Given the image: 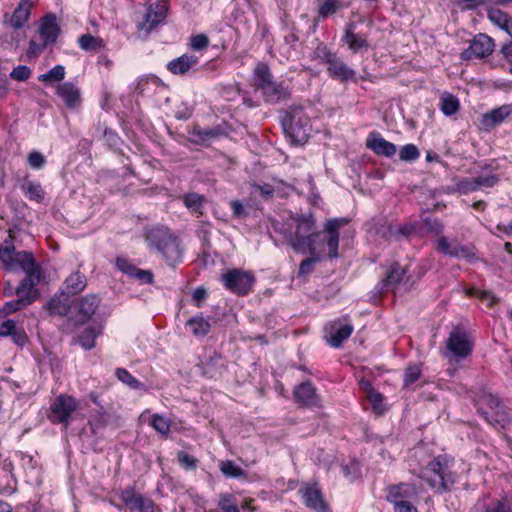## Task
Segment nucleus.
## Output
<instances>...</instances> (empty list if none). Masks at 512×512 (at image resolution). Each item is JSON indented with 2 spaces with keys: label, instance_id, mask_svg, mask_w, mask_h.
I'll use <instances>...</instances> for the list:
<instances>
[{
  "label": "nucleus",
  "instance_id": "1",
  "mask_svg": "<svg viewBox=\"0 0 512 512\" xmlns=\"http://www.w3.org/2000/svg\"><path fill=\"white\" fill-rule=\"evenodd\" d=\"M347 218H334L327 220L324 232H315V222L311 215H301L293 219L294 233L289 238V243L296 252L314 253L316 247L326 244L328 257L338 256L339 229L347 225Z\"/></svg>",
  "mask_w": 512,
  "mask_h": 512
},
{
  "label": "nucleus",
  "instance_id": "2",
  "mask_svg": "<svg viewBox=\"0 0 512 512\" xmlns=\"http://www.w3.org/2000/svg\"><path fill=\"white\" fill-rule=\"evenodd\" d=\"M417 476L438 494L450 492L458 480L454 458L444 454L420 464Z\"/></svg>",
  "mask_w": 512,
  "mask_h": 512
},
{
  "label": "nucleus",
  "instance_id": "3",
  "mask_svg": "<svg viewBox=\"0 0 512 512\" xmlns=\"http://www.w3.org/2000/svg\"><path fill=\"white\" fill-rule=\"evenodd\" d=\"M9 240L6 239L4 245L0 246V262L10 271L17 269L26 273L25 278H31L34 283H39L41 279V269L36 265L32 253L26 251H15L11 241L12 235L9 234Z\"/></svg>",
  "mask_w": 512,
  "mask_h": 512
},
{
  "label": "nucleus",
  "instance_id": "4",
  "mask_svg": "<svg viewBox=\"0 0 512 512\" xmlns=\"http://www.w3.org/2000/svg\"><path fill=\"white\" fill-rule=\"evenodd\" d=\"M253 86L261 92L266 103H278L287 100L290 92L284 82H277L267 64L258 63L253 71Z\"/></svg>",
  "mask_w": 512,
  "mask_h": 512
},
{
  "label": "nucleus",
  "instance_id": "5",
  "mask_svg": "<svg viewBox=\"0 0 512 512\" xmlns=\"http://www.w3.org/2000/svg\"><path fill=\"white\" fill-rule=\"evenodd\" d=\"M148 244L155 248L169 265L179 262L182 257V249L178 238L163 226L153 227L147 232Z\"/></svg>",
  "mask_w": 512,
  "mask_h": 512
},
{
  "label": "nucleus",
  "instance_id": "6",
  "mask_svg": "<svg viewBox=\"0 0 512 512\" xmlns=\"http://www.w3.org/2000/svg\"><path fill=\"white\" fill-rule=\"evenodd\" d=\"M281 123L286 136L292 143L302 144L309 138L312 127L310 117L303 106H290Z\"/></svg>",
  "mask_w": 512,
  "mask_h": 512
},
{
  "label": "nucleus",
  "instance_id": "7",
  "mask_svg": "<svg viewBox=\"0 0 512 512\" xmlns=\"http://www.w3.org/2000/svg\"><path fill=\"white\" fill-rule=\"evenodd\" d=\"M477 405L479 412L491 425L505 428L510 423V410L492 393L483 391L477 399Z\"/></svg>",
  "mask_w": 512,
  "mask_h": 512
},
{
  "label": "nucleus",
  "instance_id": "8",
  "mask_svg": "<svg viewBox=\"0 0 512 512\" xmlns=\"http://www.w3.org/2000/svg\"><path fill=\"white\" fill-rule=\"evenodd\" d=\"M407 268L402 267L398 262H393L386 270L385 276L378 284V290L396 292H407L412 289L415 281L407 275Z\"/></svg>",
  "mask_w": 512,
  "mask_h": 512
},
{
  "label": "nucleus",
  "instance_id": "9",
  "mask_svg": "<svg viewBox=\"0 0 512 512\" xmlns=\"http://www.w3.org/2000/svg\"><path fill=\"white\" fill-rule=\"evenodd\" d=\"M78 407L79 402L76 398L68 394H60L50 404L47 417L53 424H61L64 429H67Z\"/></svg>",
  "mask_w": 512,
  "mask_h": 512
},
{
  "label": "nucleus",
  "instance_id": "10",
  "mask_svg": "<svg viewBox=\"0 0 512 512\" xmlns=\"http://www.w3.org/2000/svg\"><path fill=\"white\" fill-rule=\"evenodd\" d=\"M445 357H454L457 361L468 357L473 350V340L462 328L455 327L445 342Z\"/></svg>",
  "mask_w": 512,
  "mask_h": 512
},
{
  "label": "nucleus",
  "instance_id": "11",
  "mask_svg": "<svg viewBox=\"0 0 512 512\" xmlns=\"http://www.w3.org/2000/svg\"><path fill=\"white\" fill-rule=\"evenodd\" d=\"M31 278H24L21 284L16 288L17 298L5 303L0 311V314L8 315L19 310H22L32 304L38 297V292Z\"/></svg>",
  "mask_w": 512,
  "mask_h": 512
},
{
  "label": "nucleus",
  "instance_id": "12",
  "mask_svg": "<svg viewBox=\"0 0 512 512\" xmlns=\"http://www.w3.org/2000/svg\"><path fill=\"white\" fill-rule=\"evenodd\" d=\"M224 287L239 296L247 295L255 283L254 275L242 269H231L221 275Z\"/></svg>",
  "mask_w": 512,
  "mask_h": 512
},
{
  "label": "nucleus",
  "instance_id": "13",
  "mask_svg": "<svg viewBox=\"0 0 512 512\" xmlns=\"http://www.w3.org/2000/svg\"><path fill=\"white\" fill-rule=\"evenodd\" d=\"M494 50V41L486 34H477L471 40L470 45L461 53V59H482L489 56Z\"/></svg>",
  "mask_w": 512,
  "mask_h": 512
},
{
  "label": "nucleus",
  "instance_id": "14",
  "mask_svg": "<svg viewBox=\"0 0 512 512\" xmlns=\"http://www.w3.org/2000/svg\"><path fill=\"white\" fill-rule=\"evenodd\" d=\"M323 59L328 65L329 74L340 81L354 80L355 71L348 67L346 63L341 61L335 54L328 51L325 47L323 48Z\"/></svg>",
  "mask_w": 512,
  "mask_h": 512
},
{
  "label": "nucleus",
  "instance_id": "15",
  "mask_svg": "<svg viewBox=\"0 0 512 512\" xmlns=\"http://www.w3.org/2000/svg\"><path fill=\"white\" fill-rule=\"evenodd\" d=\"M328 343L335 348H338L342 343L350 337L353 332V325L348 317H342L330 323L327 328Z\"/></svg>",
  "mask_w": 512,
  "mask_h": 512
},
{
  "label": "nucleus",
  "instance_id": "16",
  "mask_svg": "<svg viewBox=\"0 0 512 512\" xmlns=\"http://www.w3.org/2000/svg\"><path fill=\"white\" fill-rule=\"evenodd\" d=\"M342 41L347 44L348 49L354 54L362 50L367 51L370 47L368 33L357 32L356 25L352 22L345 25Z\"/></svg>",
  "mask_w": 512,
  "mask_h": 512
},
{
  "label": "nucleus",
  "instance_id": "17",
  "mask_svg": "<svg viewBox=\"0 0 512 512\" xmlns=\"http://www.w3.org/2000/svg\"><path fill=\"white\" fill-rule=\"evenodd\" d=\"M436 250L444 255L470 259L474 257L473 251L464 245H461L456 239L449 241L447 237L440 236L436 241Z\"/></svg>",
  "mask_w": 512,
  "mask_h": 512
},
{
  "label": "nucleus",
  "instance_id": "18",
  "mask_svg": "<svg viewBox=\"0 0 512 512\" xmlns=\"http://www.w3.org/2000/svg\"><path fill=\"white\" fill-rule=\"evenodd\" d=\"M31 0H21L12 14H5L4 23L13 29H20L28 22L32 9Z\"/></svg>",
  "mask_w": 512,
  "mask_h": 512
},
{
  "label": "nucleus",
  "instance_id": "19",
  "mask_svg": "<svg viewBox=\"0 0 512 512\" xmlns=\"http://www.w3.org/2000/svg\"><path fill=\"white\" fill-rule=\"evenodd\" d=\"M167 15V6L165 2H157L150 5L145 14L144 22L138 24L139 30L150 32L156 25L164 21Z\"/></svg>",
  "mask_w": 512,
  "mask_h": 512
},
{
  "label": "nucleus",
  "instance_id": "20",
  "mask_svg": "<svg viewBox=\"0 0 512 512\" xmlns=\"http://www.w3.org/2000/svg\"><path fill=\"white\" fill-rule=\"evenodd\" d=\"M366 146L375 154L384 157H392L395 155L396 145L384 139L378 132H371L366 140Z\"/></svg>",
  "mask_w": 512,
  "mask_h": 512
},
{
  "label": "nucleus",
  "instance_id": "21",
  "mask_svg": "<svg viewBox=\"0 0 512 512\" xmlns=\"http://www.w3.org/2000/svg\"><path fill=\"white\" fill-rule=\"evenodd\" d=\"M38 32L39 37L44 39L49 45L55 43L61 32L56 15L47 14L43 16L40 20Z\"/></svg>",
  "mask_w": 512,
  "mask_h": 512
},
{
  "label": "nucleus",
  "instance_id": "22",
  "mask_svg": "<svg viewBox=\"0 0 512 512\" xmlns=\"http://www.w3.org/2000/svg\"><path fill=\"white\" fill-rule=\"evenodd\" d=\"M56 94L64 101L69 109L78 108L82 98L80 89L72 82H64L56 87Z\"/></svg>",
  "mask_w": 512,
  "mask_h": 512
},
{
  "label": "nucleus",
  "instance_id": "23",
  "mask_svg": "<svg viewBox=\"0 0 512 512\" xmlns=\"http://www.w3.org/2000/svg\"><path fill=\"white\" fill-rule=\"evenodd\" d=\"M305 504L316 512H326L327 503L321 491L316 486H306L300 489Z\"/></svg>",
  "mask_w": 512,
  "mask_h": 512
},
{
  "label": "nucleus",
  "instance_id": "24",
  "mask_svg": "<svg viewBox=\"0 0 512 512\" xmlns=\"http://www.w3.org/2000/svg\"><path fill=\"white\" fill-rule=\"evenodd\" d=\"M100 297L96 294H89L79 298L74 307L82 317L83 322L89 320L97 311L100 305Z\"/></svg>",
  "mask_w": 512,
  "mask_h": 512
},
{
  "label": "nucleus",
  "instance_id": "25",
  "mask_svg": "<svg viewBox=\"0 0 512 512\" xmlns=\"http://www.w3.org/2000/svg\"><path fill=\"white\" fill-rule=\"evenodd\" d=\"M294 397L303 406H316L319 404V396L310 381H305L294 389Z\"/></svg>",
  "mask_w": 512,
  "mask_h": 512
},
{
  "label": "nucleus",
  "instance_id": "26",
  "mask_svg": "<svg viewBox=\"0 0 512 512\" xmlns=\"http://www.w3.org/2000/svg\"><path fill=\"white\" fill-rule=\"evenodd\" d=\"M512 113V105H502L486 113L482 119V125L486 130H490L495 126L504 122V120Z\"/></svg>",
  "mask_w": 512,
  "mask_h": 512
},
{
  "label": "nucleus",
  "instance_id": "27",
  "mask_svg": "<svg viewBox=\"0 0 512 512\" xmlns=\"http://www.w3.org/2000/svg\"><path fill=\"white\" fill-rule=\"evenodd\" d=\"M64 290L67 295L73 296L81 293L87 286V278L80 271L72 272L64 281Z\"/></svg>",
  "mask_w": 512,
  "mask_h": 512
},
{
  "label": "nucleus",
  "instance_id": "28",
  "mask_svg": "<svg viewBox=\"0 0 512 512\" xmlns=\"http://www.w3.org/2000/svg\"><path fill=\"white\" fill-rule=\"evenodd\" d=\"M416 496V488L408 483H400L389 488L387 500L389 502H399L409 500Z\"/></svg>",
  "mask_w": 512,
  "mask_h": 512
},
{
  "label": "nucleus",
  "instance_id": "29",
  "mask_svg": "<svg viewBox=\"0 0 512 512\" xmlns=\"http://www.w3.org/2000/svg\"><path fill=\"white\" fill-rule=\"evenodd\" d=\"M125 505L131 511L137 512H154V503L151 499L142 496L141 494H131L123 497Z\"/></svg>",
  "mask_w": 512,
  "mask_h": 512
},
{
  "label": "nucleus",
  "instance_id": "30",
  "mask_svg": "<svg viewBox=\"0 0 512 512\" xmlns=\"http://www.w3.org/2000/svg\"><path fill=\"white\" fill-rule=\"evenodd\" d=\"M198 62V57L188 54L170 61L167 69L173 74H185Z\"/></svg>",
  "mask_w": 512,
  "mask_h": 512
},
{
  "label": "nucleus",
  "instance_id": "31",
  "mask_svg": "<svg viewBox=\"0 0 512 512\" xmlns=\"http://www.w3.org/2000/svg\"><path fill=\"white\" fill-rule=\"evenodd\" d=\"M69 297V295L62 291L59 295H55L50 299L46 304V309L51 315H66L70 307Z\"/></svg>",
  "mask_w": 512,
  "mask_h": 512
},
{
  "label": "nucleus",
  "instance_id": "32",
  "mask_svg": "<svg viewBox=\"0 0 512 512\" xmlns=\"http://www.w3.org/2000/svg\"><path fill=\"white\" fill-rule=\"evenodd\" d=\"M183 204L185 207L197 218L203 215V207L206 203V198L195 192L187 193L182 197Z\"/></svg>",
  "mask_w": 512,
  "mask_h": 512
},
{
  "label": "nucleus",
  "instance_id": "33",
  "mask_svg": "<svg viewBox=\"0 0 512 512\" xmlns=\"http://www.w3.org/2000/svg\"><path fill=\"white\" fill-rule=\"evenodd\" d=\"M488 18L492 23L507 32L512 38V19L507 13L497 8H491L488 11Z\"/></svg>",
  "mask_w": 512,
  "mask_h": 512
},
{
  "label": "nucleus",
  "instance_id": "34",
  "mask_svg": "<svg viewBox=\"0 0 512 512\" xmlns=\"http://www.w3.org/2000/svg\"><path fill=\"white\" fill-rule=\"evenodd\" d=\"M78 44L82 50L87 52H99L106 47V43L102 38L89 33L80 36L78 38Z\"/></svg>",
  "mask_w": 512,
  "mask_h": 512
},
{
  "label": "nucleus",
  "instance_id": "35",
  "mask_svg": "<svg viewBox=\"0 0 512 512\" xmlns=\"http://www.w3.org/2000/svg\"><path fill=\"white\" fill-rule=\"evenodd\" d=\"M21 189L25 196L31 201L40 203L44 199L45 192L42 188V185L37 181L24 179V182L21 185Z\"/></svg>",
  "mask_w": 512,
  "mask_h": 512
},
{
  "label": "nucleus",
  "instance_id": "36",
  "mask_svg": "<svg viewBox=\"0 0 512 512\" xmlns=\"http://www.w3.org/2000/svg\"><path fill=\"white\" fill-rule=\"evenodd\" d=\"M311 256L300 263L298 276H306L314 269V264L321 261L325 257V250L322 247H316L314 253H309Z\"/></svg>",
  "mask_w": 512,
  "mask_h": 512
},
{
  "label": "nucleus",
  "instance_id": "37",
  "mask_svg": "<svg viewBox=\"0 0 512 512\" xmlns=\"http://www.w3.org/2000/svg\"><path fill=\"white\" fill-rule=\"evenodd\" d=\"M101 328L96 326H88L78 336L77 341L86 350H90L95 346V339L100 335Z\"/></svg>",
  "mask_w": 512,
  "mask_h": 512
},
{
  "label": "nucleus",
  "instance_id": "38",
  "mask_svg": "<svg viewBox=\"0 0 512 512\" xmlns=\"http://www.w3.org/2000/svg\"><path fill=\"white\" fill-rule=\"evenodd\" d=\"M186 326L196 337L205 336L210 330V323L201 316H196L186 322Z\"/></svg>",
  "mask_w": 512,
  "mask_h": 512
},
{
  "label": "nucleus",
  "instance_id": "39",
  "mask_svg": "<svg viewBox=\"0 0 512 512\" xmlns=\"http://www.w3.org/2000/svg\"><path fill=\"white\" fill-rule=\"evenodd\" d=\"M114 417L107 413L101 412L92 417L89 421V425L93 434H98L103 428L106 426L112 425L114 423Z\"/></svg>",
  "mask_w": 512,
  "mask_h": 512
},
{
  "label": "nucleus",
  "instance_id": "40",
  "mask_svg": "<svg viewBox=\"0 0 512 512\" xmlns=\"http://www.w3.org/2000/svg\"><path fill=\"white\" fill-rule=\"evenodd\" d=\"M115 375L119 381H121L123 384L127 385L131 389L141 390L145 388L143 383L137 380L124 368H117L115 371Z\"/></svg>",
  "mask_w": 512,
  "mask_h": 512
},
{
  "label": "nucleus",
  "instance_id": "41",
  "mask_svg": "<svg viewBox=\"0 0 512 512\" xmlns=\"http://www.w3.org/2000/svg\"><path fill=\"white\" fill-rule=\"evenodd\" d=\"M342 0H323L318 9L319 18H327L343 8Z\"/></svg>",
  "mask_w": 512,
  "mask_h": 512
},
{
  "label": "nucleus",
  "instance_id": "42",
  "mask_svg": "<svg viewBox=\"0 0 512 512\" xmlns=\"http://www.w3.org/2000/svg\"><path fill=\"white\" fill-rule=\"evenodd\" d=\"M65 67L63 65H56L47 73L38 76V80L43 83L60 82L65 78Z\"/></svg>",
  "mask_w": 512,
  "mask_h": 512
},
{
  "label": "nucleus",
  "instance_id": "43",
  "mask_svg": "<svg viewBox=\"0 0 512 512\" xmlns=\"http://www.w3.org/2000/svg\"><path fill=\"white\" fill-rule=\"evenodd\" d=\"M460 108L459 100L452 94H445L441 98V111L446 116H451L458 112Z\"/></svg>",
  "mask_w": 512,
  "mask_h": 512
},
{
  "label": "nucleus",
  "instance_id": "44",
  "mask_svg": "<svg viewBox=\"0 0 512 512\" xmlns=\"http://www.w3.org/2000/svg\"><path fill=\"white\" fill-rule=\"evenodd\" d=\"M220 471L226 478H240L245 476L244 470L233 461L225 460L219 464Z\"/></svg>",
  "mask_w": 512,
  "mask_h": 512
},
{
  "label": "nucleus",
  "instance_id": "45",
  "mask_svg": "<svg viewBox=\"0 0 512 512\" xmlns=\"http://www.w3.org/2000/svg\"><path fill=\"white\" fill-rule=\"evenodd\" d=\"M150 425L163 436H167L170 432L171 420L160 414H153Z\"/></svg>",
  "mask_w": 512,
  "mask_h": 512
},
{
  "label": "nucleus",
  "instance_id": "46",
  "mask_svg": "<svg viewBox=\"0 0 512 512\" xmlns=\"http://www.w3.org/2000/svg\"><path fill=\"white\" fill-rule=\"evenodd\" d=\"M218 507L222 512H239L235 497L228 493L220 495Z\"/></svg>",
  "mask_w": 512,
  "mask_h": 512
},
{
  "label": "nucleus",
  "instance_id": "47",
  "mask_svg": "<svg viewBox=\"0 0 512 512\" xmlns=\"http://www.w3.org/2000/svg\"><path fill=\"white\" fill-rule=\"evenodd\" d=\"M420 156V152L416 145L414 144H406L404 145L400 152H399V158L401 161L405 162H413L417 160Z\"/></svg>",
  "mask_w": 512,
  "mask_h": 512
},
{
  "label": "nucleus",
  "instance_id": "48",
  "mask_svg": "<svg viewBox=\"0 0 512 512\" xmlns=\"http://www.w3.org/2000/svg\"><path fill=\"white\" fill-rule=\"evenodd\" d=\"M478 190L490 188L495 186L499 182V177L496 174H482L475 177Z\"/></svg>",
  "mask_w": 512,
  "mask_h": 512
},
{
  "label": "nucleus",
  "instance_id": "49",
  "mask_svg": "<svg viewBox=\"0 0 512 512\" xmlns=\"http://www.w3.org/2000/svg\"><path fill=\"white\" fill-rule=\"evenodd\" d=\"M366 398L372 405V409L377 415H381L384 413V411L386 410V407L384 405V398H383L382 394L375 391V392H371V394L369 396H367Z\"/></svg>",
  "mask_w": 512,
  "mask_h": 512
},
{
  "label": "nucleus",
  "instance_id": "50",
  "mask_svg": "<svg viewBox=\"0 0 512 512\" xmlns=\"http://www.w3.org/2000/svg\"><path fill=\"white\" fill-rule=\"evenodd\" d=\"M49 44L45 42L44 39L39 37V40L37 39H31L29 42V47L27 50V55L31 57H38L48 46Z\"/></svg>",
  "mask_w": 512,
  "mask_h": 512
},
{
  "label": "nucleus",
  "instance_id": "51",
  "mask_svg": "<svg viewBox=\"0 0 512 512\" xmlns=\"http://www.w3.org/2000/svg\"><path fill=\"white\" fill-rule=\"evenodd\" d=\"M251 193L255 196H261L263 199L268 200L274 195V188L270 184H253Z\"/></svg>",
  "mask_w": 512,
  "mask_h": 512
},
{
  "label": "nucleus",
  "instance_id": "52",
  "mask_svg": "<svg viewBox=\"0 0 512 512\" xmlns=\"http://www.w3.org/2000/svg\"><path fill=\"white\" fill-rule=\"evenodd\" d=\"M193 134L195 136H198L202 141H209L211 139L217 138L221 134V131L216 128L202 129V128L196 127L193 130Z\"/></svg>",
  "mask_w": 512,
  "mask_h": 512
},
{
  "label": "nucleus",
  "instance_id": "53",
  "mask_svg": "<svg viewBox=\"0 0 512 512\" xmlns=\"http://www.w3.org/2000/svg\"><path fill=\"white\" fill-rule=\"evenodd\" d=\"M421 376V368L419 365H411L407 367L404 375V385L409 386L415 383Z\"/></svg>",
  "mask_w": 512,
  "mask_h": 512
},
{
  "label": "nucleus",
  "instance_id": "54",
  "mask_svg": "<svg viewBox=\"0 0 512 512\" xmlns=\"http://www.w3.org/2000/svg\"><path fill=\"white\" fill-rule=\"evenodd\" d=\"M31 73V69L28 66L19 65L11 71L10 77L16 81H26L30 78Z\"/></svg>",
  "mask_w": 512,
  "mask_h": 512
},
{
  "label": "nucleus",
  "instance_id": "55",
  "mask_svg": "<svg viewBox=\"0 0 512 512\" xmlns=\"http://www.w3.org/2000/svg\"><path fill=\"white\" fill-rule=\"evenodd\" d=\"M457 189L461 194H469L471 192L477 191L478 186L475 177L461 180L457 184Z\"/></svg>",
  "mask_w": 512,
  "mask_h": 512
},
{
  "label": "nucleus",
  "instance_id": "56",
  "mask_svg": "<svg viewBox=\"0 0 512 512\" xmlns=\"http://www.w3.org/2000/svg\"><path fill=\"white\" fill-rule=\"evenodd\" d=\"M230 207L232 210V216L235 219H243L248 216V211L244 207L243 203L240 200H232L230 202Z\"/></svg>",
  "mask_w": 512,
  "mask_h": 512
},
{
  "label": "nucleus",
  "instance_id": "57",
  "mask_svg": "<svg viewBox=\"0 0 512 512\" xmlns=\"http://www.w3.org/2000/svg\"><path fill=\"white\" fill-rule=\"evenodd\" d=\"M179 463L185 469H195L197 466V459L184 451H180L177 454Z\"/></svg>",
  "mask_w": 512,
  "mask_h": 512
},
{
  "label": "nucleus",
  "instance_id": "58",
  "mask_svg": "<svg viewBox=\"0 0 512 512\" xmlns=\"http://www.w3.org/2000/svg\"><path fill=\"white\" fill-rule=\"evenodd\" d=\"M411 231H412V228L408 227V226H403V227L389 226L385 231H383V232L379 231V233H381L384 238L388 239L397 234L408 235L411 233Z\"/></svg>",
  "mask_w": 512,
  "mask_h": 512
},
{
  "label": "nucleus",
  "instance_id": "59",
  "mask_svg": "<svg viewBox=\"0 0 512 512\" xmlns=\"http://www.w3.org/2000/svg\"><path fill=\"white\" fill-rule=\"evenodd\" d=\"M424 223L429 232L434 233L435 235H441L443 233L444 226L438 219L426 218Z\"/></svg>",
  "mask_w": 512,
  "mask_h": 512
},
{
  "label": "nucleus",
  "instance_id": "60",
  "mask_svg": "<svg viewBox=\"0 0 512 512\" xmlns=\"http://www.w3.org/2000/svg\"><path fill=\"white\" fill-rule=\"evenodd\" d=\"M45 163L46 159L40 152H32L28 156V164L33 169H41Z\"/></svg>",
  "mask_w": 512,
  "mask_h": 512
},
{
  "label": "nucleus",
  "instance_id": "61",
  "mask_svg": "<svg viewBox=\"0 0 512 512\" xmlns=\"http://www.w3.org/2000/svg\"><path fill=\"white\" fill-rule=\"evenodd\" d=\"M116 266L118 267L119 270H121L122 272L131 277L135 275V272L137 270V267H135L125 258H117Z\"/></svg>",
  "mask_w": 512,
  "mask_h": 512
},
{
  "label": "nucleus",
  "instance_id": "62",
  "mask_svg": "<svg viewBox=\"0 0 512 512\" xmlns=\"http://www.w3.org/2000/svg\"><path fill=\"white\" fill-rule=\"evenodd\" d=\"M209 39L204 34L193 36L190 41L191 48L194 50H202L208 46Z\"/></svg>",
  "mask_w": 512,
  "mask_h": 512
},
{
  "label": "nucleus",
  "instance_id": "63",
  "mask_svg": "<svg viewBox=\"0 0 512 512\" xmlns=\"http://www.w3.org/2000/svg\"><path fill=\"white\" fill-rule=\"evenodd\" d=\"M484 512H512V508L506 502L496 501L487 506Z\"/></svg>",
  "mask_w": 512,
  "mask_h": 512
},
{
  "label": "nucleus",
  "instance_id": "64",
  "mask_svg": "<svg viewBox=\"0 0 512 512\" xmlns=\"http://www.w3.org/2000/svg\"><path fill=\"white\" fill-rule=\"evenodd\" d=\"M395 512H417L416 507L409 501L392 502Z\"/></svg>",
  "mask_w": 512,
  "mask_h": 512
}]
</instances>
